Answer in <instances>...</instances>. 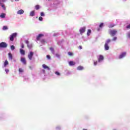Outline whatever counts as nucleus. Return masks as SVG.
<instances>
[{"instance_id": "obj_1", "label": "nucleus", "mask_w": 130, "mask_h": 130, "mask_svg": "<svg viewBox=\"0 0 130 130\" xmlns=\"http://www.w3.org/2000/svg\"><path fill=\"white\" fill-rule=\"evenodd\" d=\"M116 33H117V30L116 29H110L109 30V34L112 36V37H113L116 35Z\"/></svg>"}, {"instance_id": "obj_2", "label": "nucleus", "mask_w": 130, "mask_h": 130, "mask_svg": "<svg viewBox=\"0 0 130 130\" xmlns=\"http://www.w3.org/2000/svg\"><path fill=\"white\" fill-rule=\"evenodd\" d=\"M17 35L18 34L17 32H14L9 37L10 41H14V39L16 38Z\"/></svg>"}, {"instance_id": "obj_3", "label": "nucleus", "mask_w": 130, "mask_h": 130, "mask_svg": "<svg viewBox=\"0 0 130 130\" xmlns=\"http://www.w3.org/2000/svg\"><path fill=\"white\" fill-rule=\"evenodd\" d=\"M8 47V44L6 42H2L0 43V48H7Z\"/></svg>"}, {"instance_id": "obj_4", "label": "nucleus", "mask_w": 130, "mask_h": 130, "mask_svg": "<svg viewBox=\"0 0 130 130\" xmlns=\"http://www.w3.org/2000/svg\"><path fill=\"white\" fill-rule=\"evenodd\" d=\"M34 55V52L31 51L28 54V57L30 60H32V58H33V56Z\"/></svg>"}, {"instance_id": "obj_5", "label": "nucleus", "mask_w": 130, "mask_h": 130, "mask_svg": "<svg viewBox=\"0 0 130 130\" xmlns=\"http://www.w3.org/2000/svg\"><path fill=\"white\" fill-rule=\"evenodd\" d=\"M125 55H126V52H124L122 53L119 56V59H121V58H123V57H124V56H125Z\"/></svg>"}, {"instance_id": "obj_6", "label": "nucleus", "mask_w": 130, "mask_h": 130, "mask_svg": "<svg viewBox=\"0 0 130 130\" xmlns=\"http://www.w3.org/2000/svg\"><path fill=\"white\" fill-rule=\"evenodd\" d=\"M42 37H44V35L39 34L38 36H37V40H38V41H39V40H40V39L42 38Z\"/></svg>"}, {"instance_id": "obj_7", "label": "nucleus", "mask_w": 130, "mask_h": 130, "mask_svg": "<svg viewBox=\"0 0 130 130\" xmlns=\"http://www.w3.org/2000/svg\"><path fill=\"white\" fill-rule=\"evenodd\" d=\"M85 31H86V27H82L80 29V34H83V33H84V32H85Z\"/></svg>"}, {"instance_id": "obj_8", "label": "nucleus", "mask_w": 130, "mask_h": 130, "mask_svg": "<svg viewBox=\"0 0 130 130\" xmlns=\"http://www.w3.org/2000/svg\"><path fill=\"white\" fill-rule=\"evenodd\" d=\"M104 59V57L102 55H100L99 57L98 58L99 62H100L101 60H103Z\"/></svg>"}, {"instance_id": "obj_9", "label": "nucleus", "mask_w": 130, "mask_h": 130, "mask_svg": "<svg viewBox=\"0 0 130 130\" xmlns=\"http://www.w3.org/2000/svg\"><path fill=\"white\" fill-rule=\"evenodd\" d=\"M24 42H25V43H26V44H27V47H28V48H29L30 49L32 48V46L29 45V42L28 40L25 41Z\"/></svg>"}, {"instance_id": "obj_10", "label": "nucleus", "mask_w": 130, "mask_h": 130, "mask_svg": "<svg viewBox=\"0 0 130 130\" xmlns=\"http://www.w3.org/2000/svg\"><path fill=\"white\" fill-rule=\"evenodd\" d=\"M18 15H23L24 14V10L21 9L17 12Z\"/></svg>"}, {"instance_id": "obj_11", "label": "nucleus", "mask_w": 130, "mask_h": 130, "mask_svg": "<svg viewBox=\"0 0 130 130\" xmlns=\"http://www.w3.org/2000/svg\"><path fill=\"white\" fill-rule=\"evenodd\" d=\"M8 56L9 60H12V59H13V54H12V53H9Z\"/></svg>"}, {"instance_id": "obj_12", "label": "nucleus", "mask_w": 130, "mask_h": 130, "mask_svg": "<svg viewBox=\"0 0 130 130\" xmlns=\"http://www.w3.org/2000/svg\"><path fill=\"white\" fill-rule=\"evenodd\" d=\"M21 61L23 63V64H26L27 63V62H26V59H25V58L22 57L21 58Z\"/></svg>"}, {"instance_id": "obj_13", "label": "nucleus", "mask_w": 130, "mask_h": 130, "mask_svg": "<svg viewBox=\"0 0 130 130\" xmlns=\"http://www.w3.org/2000/svg\"><path fill=\"white\" fill-rule=\"evenodd\" d=\"M105 50H108L109 49V46H108L107 43L105 44Z\"/></svg>"}, {"instance_id": "obj_14", "label": "nucleus", "mask_w": 130, "mask_h": 130, "mask_svg": "<svg viewBox=\"0 0 130 130\" xmlns=\"http://www.w3.org/2000/svg\"><path fill=\"white\" fill-rule=\"evenodd\" d=\"M20 53L21 54H22V55H25V50L20 49Z\"/></svg>"}, {"instance_id": "obj_15", "label": "nucleus", "mask_w": 130, "mask_h": 130, "mask_svg": "<svg viewBox=\"0 0 130 130\" xmlns=\"http://www.w3.org/2000/svg\"><path fill=\"white\" fill-rule=\"evenodd\" d=\"M42 67L44 69H47V70H48V71H49V70H50V68H49V67H48L47 66H46L45 64H44L42 65Z\"/></svg>"}, {"instance_id": "obj_16", "label": "nucleus", "mask_w": 130, "mask_h": 130, "mask_svg": "<svg viewBox=\"0 0 130 130\" xmlns=\"http://www.w3.org/2000/svg\"><path fill=\"white\" fill-rule=\"evenodd\" d=\"M35 15V11H32L30 12L29 16H30V17H33Z\"/></svg>"}, {"instance_id": "obj_17", "label": "nucleus", "mask_w": 130, "mask_h": 130, "mask_svg": "<svg viewBox=\"0 0 130 130\" xmlns=\"http://www.w3.org/2000/svg\"><path fill=\"white\" fill-rule=\"evenodd\" d=\"M69 64L70 66H75L76 64V63L74 62L73 61H70L69 62Z\"/></svg>"}, {"instance_id": "obj_18", "label": "nucleus", "mask_w": 130, "mask_h": 130, "mask_svg": "<svg viewBox=\"0 0 130 130\" xmlns=\"http://www.w3.org/2000/svg\"><path fill=\"white\" fill-rule=\"evenodd\" d=\"M77 70L79 71H82V70H84V68L82 66H80L77 68Z\"/></svg>"}, {"instance_id": "obj_19", "label": "nucleus", "mask_w": 130, "mask_h": 130, "mask_svg": "<svg viewBox=\"0 0 130 130\" xmlns=\"http://www.w3.org/2000/svg\"><path fill=\"white\" fill-rule=\"evenodd\" d=\"M8 64H9V62L8 61V60H6L4 62V67L6 68Z\"/></svg>"}, {"instance_id": "obj_20", "label": "nucleus", "mask_w": 130, "mask_h": 130, "mask_svg": "<svg viewBox=\"0 0 130 130\" xmlns=\"http://www.w3.org/2000/svg\"><path fill=\"white\" fill-rule=\"evenodd\" d=\"M91 29H88L87 30V36H90V34H91Z\"/></svg>"}, {"instance_id": "obj_21", "label": "nucleus", "mask_w": 130, "mask_h": 130, "mask_svg": "<svg viewBox=\"0 0 130 130\" xmlns=\"http://www.w3.org/2000/svg\"><path fill=\"white\" fill-rule=\"evenodd\" d=\"M0 17L1 18H4L6 17V14L5 13H2Z\"/></svg>"}, {"instance_id": "obj_22", "label": "nucleus", "mask_w": 130, "mask_h": 130, "mask_svg": "<svg viewBox=\"0 0 130 130\" xmlns=\"http://www.w3.org/2000/svg\"><path fill=\"white\" fill-rule=\"evenodd\" d=\"M41 42L42 44H45V43H46V41L44 39H42L41 40Z\"/></svg>"}, {"instance_id": "obj_23", "label": "nucleus", "mask_w": 130, "mask_h": 130, "mask_svg": "<svg viewBox=\"0 0 130 130\" xmlns=\"http://www.w3.org/2000/svg\"><path fill=\"white\" fill-rule=\"evenodd\" d=\"M35 8H36V10H37V11H38V10H39V9H40V6L39 5H37L35 6Z\"/></svg>"}, {"instance_id": "obj_24", "label": "nucleus", "mask_w": 130, "mask_h": 130, "mask_svg": "<svg viewBox=\"0 0 130 130\" xmlns=\"http://www.w3.org/2000/svg\"><path fill=\"white\" fill-rule=\"evenodd\" d=\"M110 42H111V40L108 39V40H107V41L106 42V43H107V44H108V43H110Z\"/></svg>"}, {"instance_id": "obj_25", "label": "nucleus", "mask_w": 130, "mask_h": 130, "mask_svg": "<svg viewBox=\"0 0 130 130\" xmlns=\"http://www.w3.org/2000/svg\"><path fill=\"white\" fill-rule=\"evenodd\" d=\"M11 50H15V46L14 45L11 46Z\"/></svg>"}, {"instance_id": "obj_26", "label": "nucleus", "mask_w": 130, "mask_h": 130, "mask_svg": "<svg viewBox=\"0 0 130 130\" xmlns=\"http://www.w3.org/2000/svg\"><path fill=\"white\" fill-rule=\"evenodd\" d=\"M50 50H51V51H52V53H54V49H53V48H52V47L50 48Z\"/></svg>"}, {"instance_id": "obj_27", "label": "nucleus", "mask_w": 130, "mask_h": 130, "mask_svg": "<svg viewBox=\"0 0 130 130\" xmlns=\"http://www.w3.org/2000/svg\"><path fill=\"white\" fill-rule=\"evenodd\" d=\"M114 26H115V25L110 24V25H109V28H113V27H114Z\"/></svg>"}, {"instance_id": "obj_28", "label": "nucleus", "mask_w": 130, "mask_h": 130, "mask_svg": "<svg viewBox=\"0 0 130 130\" xmlns=\"http://www.w3.org/2000/svg\"><path fill=\"white\" fill-rule=\"evenodd\" d=\"M103 26H104V23H102L100 24L99 27H100V28H102V27H103Z\"/></svg>"}, {"instance_id": "obj_29", "label": "nucleus", "mask_w": 130, "mask_h": 130, "mask_svg": "<svg viewBox=\"0 0 130 130\" xmlns=\"http://www.w3.org/2000/svg\"><path fill=\"white\" fill-rule=\"evenodd\" d=\"M18 71L20 72V73H23V72H24V71L23 70V69H22L21 68H19L18 69Z\"/></svg>"}, {"instance_id": "obj_30", "label": "nucleus", "mask_w": 130, "mask_h": 130, "mask_svg": "<svg viewBox=\"0 0 130 130\" xmlns=\"http://www.w3.org/2000/svg\"><path fill=\"white\" fill-rule=\"evenodd\" d=\"M3 30H8V26H3Z\"/></svg>"}, {"instance_id": "obj_31", "label": "nucleus", "mask_w": 130, "mask_h": 130, "mask_svg": "<svg viewBox=\"0 0 130 130\" xmlns=\"http://www.w3.org/2000/svg\"><path fill=\"white\" fill-rule=\"evenodd\" d=\"M55 75H57V76H60V73L59 72L56 71L55 72Z\"/></svg>"}, {"instance_id": "obj_32", "label": "nucleus", "mask_w": 130, "mask_h": 130, "mask_svg": "<svg viewBox=\"0 0 130 130\" xmlns=\"http://www.w3.org/2000/svg\"><path fill=\"white\" fill-rule=\"evenodd\" d=\"M117 38L116 37H115L113 38L112 41H116V40H117Z\"/></svg>"}, {"instance_id": "obj_33", "label": "nucleus", "mask_w": 130, "mask_h": 130, "mask_svg": "<svg viewBox=\"0 0 130 130\" xmlns=\"http://www.w3.org/2000/svg\"><path fill=\"white\" fill-rule=\"evenodd\" d=\"M68 55H70V56H73V53L72 52H68Z\"/></svg>"}, {"instance_id": "obj_34", "label": "nucleus", "mask_w": 130, "mask_h": 130, "mask_svg": "<svg viewBox=\"0 0 130 130\" xmlns=\"http://www.w3.org/2000/svg\"><path fill=\"white\" fill-rule=\"evenodd\" d=\"M46 57L47 58H48V59H50V58H51V57H50V55H47Z\"/></svg>"}, {"instance_id": "obj_35", "label": "nucleus", "mask_w": 130, "mask_h": 130, "mask_svg": "<svg viewBox=\"0 0 130 130\" xmlns=\"http://www.w3.org/2000/svg\"><path fill=\"white\" fill-rule=\"evenodd\" d=\"M41 16L43 17L44 16H45L44 12H41Z\"/></svg>"}, {"instance_id": "obj_36", "label": "nucleus", "mask_w": 130, "mask_h": 130, "mask_svg": "<svg viewBox=\"0 0 130 130\" xmlns=\"http://www.w3.org/2000/svg\"><path fill=\"white\" fill-rule=\"evenodd\" d=\"M39 21H42L43 20V18H42V17L41 16L39 18Z\"/></svg>"}, {"instance_id": "obj_37", "label": "nucleus", "mask_w": 130, "mask_h": 130, "mask_svg": "<svg viewBox=\"0 0 130 130\" xmlns=\"http://www.w3.org/2000/svg\"><path fill=\"white\" fill-rule=\"evenodd\" d=\"M2 7L4 9V10H6V6H5V5H2Z\"/></svg>"}, {"instance_id": "obj_38", "label": "nucleus", "mask_w": 130, "mask_h": 130, "mask_svg": "<svg viewBox=\"0 0 130 130\" xmlns=\"http://www.w3.org/2000/svg\"><path fill=\"white\" fill-rule=\"evenodd\" d=\"M5 72H6V74H8V73H9V69H5Z\"/></svg>"}, {"instance_id": "obj_39", "label": "nucleus", "mask_w": 130, "mask_h": 130, "mask_svg": "<svg viewBox=\"0 0 130 130\" xmlns=\"http://www.w3.org/2000/svg\"><path fill=\"white\" fill-rule=\"evenodd\" d=\"M126 29H130V24L126 26Z\"/></svg>"}, {"instance_id": "obj_40", "label": "nucleus", "mask_w": 130, "mask_h": 130, "mask_svg": "<svg viewBox=\"0 0 130 130\" xmlns=\"http://www.w3.org/2000/svg\"><path fill=\"white\" fill-rule=\"evenodd\" d=\"M97 63H98L97 61H94V66H97Z\"/></svg>"}, {"instance_id": "obj_41", "label": "nucleus", "mask_w": 130, "mask_h": 130, "mask_svg": "<svg viewBox=\"0 0 130 130\" xmlns=\"http://www.w3.org/2000/svg\"><path fill=\"white\" fill-rule=\"evenodd\" d=\"M55 55H56V56L57 57H59V56H60L59 54H58V53L56 54Z\"/></svg>"}, {"instance_id": "obj_42", "label": "nucleus", "mask_w": 130, "mask_h": 130, "mask_svg": "<svg viewBox=\"0 0 130 130\" xmlns=\"http://www.w3.org/2000/svg\"><path fill=\"white\" fill-rule=\"evenodd\" d=\"M127 37H128V38H130V32H128V33L127 34Z\"/></svg>"}, {"instance_id": "obj_43", "label": "nucleus", "mask_w": 130, "mask_h": 130, "mask_svg": "<svg viewBox=\"0 0 130 130\" xmlns=\"http://www.w3.org/2000/svg\"><path fill=\"white\" fill-rule=\"evenodd\" d=\"M24 44H21V48H24Z\"/></svg>"}, {"instance_id": "obj_44", "label": "nucleus", "mask_w": 130, "mask_h": 130, "mask_svg": "<svg viewBox=\"0 0 130 130\" xmlns=\"http://www.w3.org/2000/svg\"><path fill=\"white\" fill-rule=\"evenodd\" d=\"M78 47L79 49H82V46H79Z\"/></svg>"}, {"instance_id": "obj_45", "label": "nucleus", "mask_w": 130, "mask_h": 130, "mask_svg": "<svg viewBox=\"0 0 130 130\" xmlns=\"http://www.w3.org/2000/svg\"><path fill=\"white\" fill-rule=\"evenodd\" d=\"M2 5V0H0V5Z\"/></svg>"}, {"instance_id": "obj_46", "label": "nucleus", "mask_w": 130, "mask_h": 130, "mask_svg": "<svg viewBox=\"0 0 130 130\" xmlns=\"http://www.w3.org/2000/svg\"><path fill=\"white\" fill-rule=\"evenodd\" d=\"M2 2H6V0H2Z\"/></svg>"}, {"instance_id": "obj_47", "label": "nucleus", "mask_w": 130, "mask_h": 130, "mask_svg": "<svg viewBox=\"0 0 130 130\" xmlns=\"http://www.w3.org/2000/svg\"><path fill=\"white\" fill-rule=\"evenodd\" d=\"M19 0H15V2H18Z\"/></svg>"}, {"instance_id": "obj_48", "label": "nucleus", "mask_w": 130, "mask_h": 130, "mask_svg": "<svg viewBox=\"0 0 130 130\" xmlns=\"http://www.w3.org/2000/svg\"><path fill=\"white\" fill-rule=\"evenodd\" d=\"M83 130H87V129H83Z\"/></svg>"}]
</instances>
